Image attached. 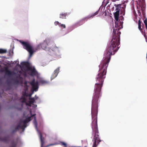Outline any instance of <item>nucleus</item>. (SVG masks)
<instances>
[{"mask_svg": "<svg viewBox=\"0 0 147 147\" xmlns=\"http://www.w3.org/2000/svg\"><path fill=\"white\" fill-rule=\"evenodd\" d=\"M122 8H123V10L124 11V13L123 14V15H124L125 14V7H123Z\"/></svg>", "mask_w": 147, "mask_h": 147, "instance_id": "obj_34", "label": "nucleus"}, {"mask_svg": "<svg viewBox=\"0 0 147 147\" xmlns=\"http://www.w3.org/2000/svg\"><path fill=\"white\" fill-rule=\"evenodd\" d=\"M22 95L25 97L28 96V95L27 94L26 92H25L24 93H23Z\"/></svg>", "mask_w": 147, "mask_h": 147, "instance_id": "obj_28", "label": "nucleus"}, {"mask_svg": "<svg viewBox=\"0 0 147 147\" xmlns=\"http://www.w3.org/2000/svg\"><path fill=\"white\" fill-rule=\"evenodd\" d=\"M24 85H25V86H26L27 87H28V86L27 85V82H25V83H24Z\"/></svg>", "mask_w": 147, "mask_h": 147, "instance_id": "obj_35", "label": "nucleus"}, {"mask_svg": "<svg viewBox=\"0 0 147 147\" xmlns=\"http://www.w3.org/2000/svg\"><path fill=\"white\" fill-rule=\"evenodd\" d=\"M119 14V12L118 11H116V12L114 13V17L116 21L118 20Z\"/></svg>", "mask_w": 147, "mask_h": 147, "instance_id": "obj_16", "label": "nucleus"}, {"mask_svg": "<svg viewBox=\"0 0 147 147\" xmlns=\"http://www.w3.org/2000/svg\"><path fill=\"white\" fill-rule=\"evenodd\" d=\"M36 115V114H33L32 115H31V116L30 117H34V120H36V117H35V115Z\"/></svg>", "mask_w": 147, "mask_h": 147, "instance_id": "obj_30", "label": "nucleus"}, {"mask_svg": "<svg viewBox=\"0 0 147 147\" xmlns=\"http://www.w3.org/2000/svg\"><path fill=\"white\" fill-rule=\"evenodd\" d=\"M7 51L6 49H0V53L2 54V53H5L7 52Z\"/></svg>", "mask_w": 147, "mask_h": 147, "instance_id": "obj_23", "label": "nucleus"}, {"mask_svg": "<svg viewBox=\"0 0 147 147\" xmlns=\"http://www.w3.org/2000/svg\"><path fill=\"white\" fill-rule=\"evenodd\" d=\"M50 44V40L49 39H46L42 43L39 44L38 45L36 49H37L38 48L40 47H41L42 49L44 50L46 49L47 47L49 49H51V47L49 46Z\"/></svg>", "mask_w": 147, "mask_h": 147, "instance_id": "obj_6", "label": "nucleus"}, {"mask_svg": "<svg viewBox=\"0 0 147 147\" xmlns=\"http://www.w3.org/2000/svg\"><path fill=\"white\" fill-rule=\"evenodd\" d=\"M38 135L40 141L41 147H43L45 144V138L42 137V134L40 132H38Z\"/></svg>", "mask_w": 147, "mask_h": 147, "instance_id": "obj_12", "label": "nucleus"}, {"mask_svg": "<svg viewBox=\"0 0 147 147\" xmlns=\"http://www.w3.org/2000/svg\"><path fill=\"white\" fill-rule=\"evenodd\" d=\"M31 120V117H29L27 118H26L24 120L22 121V120H20V123H21V124L23 123H25V124H26V123L29 121H30Z\"/></svg>", "mask_w": 147, "mask_h": 147, "instance_id": "obj_14", "label": "nucleus"}, {"mask_svg": "<svg viewBox=\"0 0 147 147\" xmlns=\"http://www.w3.org/2000/svg\"><path fill=\"white\" fill-rule=\"evenodd\" d=\"M11 52L12 53H13V51H11Z\"/></svg>", "mask_w": 147, "mask_h": 147, "instance_id": "obj_41", "label": "nucleus"}, {"mask_svg": "<svg viewBox=\"0 0 147 147\" xmlns=\"http://www.w3.org/2000/svg\"><path fill=\"white\" fill-rule=\"evenodd\" d=\"M36 95L35 96V97H36ZM36 99H37V98H38V97H36Z\"/></svg>", "mask_w": 147, "mask_h": 147, "instance_id": "obj_38", "label": "nucleus"}, {"mask_svg": "<svg viewBox=\"0 0 147 147\" xmlns=\"http://www.w3.org/2000/svg\"><path fill=\"white\" fill-rule=\"evenodd\" d=\"M1 65H0V67H1Z\"/></svg>", "mask_w": 147, "mask_h": 147, "instance_id": "obj_46", "label": "nucleus"}, {"mask_svg": "<svg viewBox=\"0 0 147 147\" xmlns=\"http://www.w3.org/2000/svg\"><path fill=\"white\" fill-rule=\"evenodd\" d=\"M59 68V67H58L56 69L54 70L51 76V80L53 79L57 76L60 70Z\"/></svg>", "mask_w": 147, "mask_h": 147, "instance_id": "obj_11", "label": "nucleus"}, {"mask_svg": "<svg viewBox=\"0 0 147 147\" xmlns=\"http://www.w3.org/2000/svg\"><path fill=\"white\" fill-rule=\"evenodd\" d=\"M0 141L6 144H8L10 142L9 137L6 136L3 137H0Z\"/></svg>", "mask_w": 147, "mask_h": 147, "instance_id": "obj_10", "label": "nucleus"}, {"mask_svg": "<svg viewBox=\"0 0 147 147\" xmlns=\"http://www.w3.org/2000/svg\"><path fill=\"white\" fill-rule=\"evenodd\" d=\"M119 30V28H113V34L112 40L107 49L105 57L99 66V69L98 73L96 78V82L103 83L107 73V68L111 59V56L115 54L119 47L118 46L120 44V35L121 32Z\"/></svg>", "mask_w": 147, "mask_h": 147, "instance_id": "obj_1", "label": "nucleus"}, {"mask_svg": "<svg viewBox=\"0 0 147 147\" xmlns=\"http://www.w3.org/2000/svg\"><path fill=\"white\" fill-rule=\"evenodd\" d=\"M31 94H30L29 95L30 96V97L29 98V99L30 100L29 102L30 103V104H33L34 102L35 101V99L34 98H31L30 97Z\"/></svg>", "mask_w": 147, "mask_h": 147, "instance_id": "obj_18", "label": "nucleus"}, {"mask_svg": "<svg viewBox=\"0 0 147 147\" xmlns=\"http://www.w3.org/2000/svg\"><path fill=\"white\" fill-rule=\"evenodd\" d=\"M16 131L15 130V129H13L12 131V133H14V132H15L16 131Z\"/></svg>", "mask_w": 147, "mask_h": 147, "instance_id": "obj_36", "label": "nucleus"}, {"mask_svg": "<svg viewBox=\"0 0 147 147\" xmlns=\"http://www.w3.org/2000/svg\"><path fill=\"white\" fill-rule=\"evenodd\" d=\"M30 113H31V111L30 112Z\"/></svg>", "mask_w": 147, "mask_h": 147, "instance_id": "obj_44", "label": "nucleus"}, {"mask_svg": "<svg viewBox=\"0 0 147 147\" xmlns=\"http://www.w3.org/2000/svg\"><path fill=\"white\" fill-rule=\"evenodd\" d=\"M20 42L22 45L23 48L26 50L29 53L31 56L35 51L33 48L32 45L29 42L20 40Z\"/></svg>", "mask_w": 147, "mask_h": 147, "instance_id": "obj_4", "label": "nucleus"}, {"mask_svg": "<svg viewBox=\"0 0 147 147\" xmlns=\"http://www.w3.org/2000/svg\"><path fill=\"white\" fill-rule=\"evenodd\" d=\"M9 54L10 55L11 54H10V51H9Z\"/></svg>", "mask_w": 147, "mask_h": 147, "instance_id": "obj_42", "label": "nucleus"}, {"mask_svg": "<svg viewBox=\"0 0 147 147\" xmlns=\"http://www.w3.org/2000/svg\"><path fill=\"white\" fill-rule=\"evenodd\" d=\"M31 104H30V102L29 101L28 103H26V105H27L29 106H30Z\"/></svg>", "mask_w": 147, "mask_h": 147, "instance_id": "obj_31", "label": "nucleus"}, {"mask_svg": "<svg viewBox=\"0 0 147 147\" xmlns=\"http://www.w3.org/2000/svg\"><path fill=\"white\" fill-rule=\"evenodd\" d=\"M26 124L23 123V125H22V124H21V129H22L23 130H24L25 128H26Z\"/></svg>", "mask_w": 147, "mask_h": 147, "instance_id": "obj_24", "label": "nucleus"}, {"mask_svg": "<svg viewBox=\"0 0 147 147\" xmlns=\"http://www.w3.org/2000/svg\"><path fill=\"white\" fill-rule=\"evenodd\" d=\"M15 82L16 83L18 84L19 82V81L17 79L15 80Z\"/></svg>", "mask_w": 147, "mask_h": 147, "instance_id": "obj_32", "label": "nucleus"}, {"mask_svg": "<svg viewBox=\"0 0 147 147\" xmlns=\"http://www.w3.org/2000/svg\"><path fill=\"white\" fill-rule=\"evenodd\" d=\"M17 145V143L15 142L13 140L11 142V145L9 147H16Z\"/></svg>", "mask_w": 147, "mask_h": 147, "instance_id": "obj_19", "label": "nucleus"}, {"mask_svg": "<svg viewBox=\"0 0 147 147\" xmlns=\"http://www.w3.org/2000/svg\"><path fill=\"white\" fill-rule=\"evenodd\" d=\"M59 26L63 28H66L65 25V24H61L60 23L59 24Z\"/></svg>", "mask_w": 147, "mask_h": 147, "instance_id": "obj_26", "label": "nucleus"}, {"mask_svg": "<svg viewBox=\"0 0 147 147\" xmlns=\"http://www.w3.org/2000/svg\"><path fill=\"white\" fill-rule=\"evenodd\" d=\"M142 24L143 25V24L142 23Z\"/></svg>", "mask_w": 147, "mask_h": 147, "instance_id": "obj_45", "label": "nucleus"}, {"mask_svg": "<svg viewBox=\"0 0 147 147\" xmlns=\"http://www.w3.org/2000/svg\"><path fill=\"white\" fill-rule=\"evenodd\" d=\"M22 65L27 67L29 70L31 71L30 75L32 76H36L37 74V72L34 67H29V63L28 62H23L22 63Z\"/></svg>", "mask_w": 147, "mask_h": 147, "instance_id": "obj_5", "label": "nucleus"}, {"mask_svg": "<svg viewBox=\"0 0 147 147\" xmlns=\"http://www.w3.org/2000/svg\"><path fill=\"white\" fill-rule=\"evenodd\" d=\"M144 23L145 25L147 24V19L146 18L145 20L144 21Z\"/></svg>", "mask_w": 147, "mask_h": 147, "instance_id": "obj_29", "label": "nucleus"}, {"mask_svg": "<svg viewBox=\"0 0 147 147\" xmlns=\"http://www.w3.org/2000/svg\"><path fill=\"white\" fill-rule=\"evenodd\" d=\"M35 125L36 127H37V123H36H36H35Z\"/></svg>", "mask_w": 147, "mask_h": 147, "instance_id": "obj_37", "label": "nucleus"}, {"mask_svg": "<svg viewBox=\"0 0 147 147\" xmlns=\"http://www.w3.org/2000/svg\"><path fill=\"white\" fill-rule=\"evenodd\" d=\"M39 83L42 84H48L49 82L47 80H41L39 81Z\"/></svg>", "mask_w": 147, "mask_h": 147, "instance_id": "obj_20", "label": "nucleus"}, {"mask_svg": "<svg viewBox=\"0 0 147 147\" xmlns=\"http://www.w3.org/2000/svg\"><path fill=\"white\" fill-rule=\"evenodd\" d=\"M1 80V79L0 78V81Z\"/></svg>", "mask_w": 147, "mask_h": 147, "instance_id": "obj_43", "label": "nucleus"}, {"mask_svg": "<svg viewBox=\"0 0 147 147\" xmlns=\"http://www.w3.org/2000/svg\"><path fill=\"white\" fill-rule=\"evenodd\" d=\"M145 25V26H146V29H147V24H146V25Z\"/></svg>", "mask_w": 147, "mask_h": 147, "instance_id": "obj_39", "label": "nucleus"}, {"mask_svg": "<svg viewBox=\"0 0 147 147\" xmlns=\"http://www.w3.org/2000/svg\"><path fill=\"white\" fill-rule=\"evenodd\" d=\"M60 24V23L58 21H56L55 22L54 24L55 26H57V25H58L59 26V24Z\"/></svg>", "mask_w": 147, "mask_h": 147, "instance_id": "obj_27", "label": "nucleus"}, {"mask_svg": "<svg viewBox=\"0 0 147 147\" xmlns=\"http://www.w3.org/2000/svg\"><path fill=\"white\" fill-rule=\"evenodd\" d=\"M98 11H96V12H95L94 13L90 15H89L87 17L84 18L82 19V20H80V21L78 22L76 24L77 25H79V26L81 25H82L84 22V20H85L86 19H88L91 18H93V17H94L95 15H97L98 13Z\"/></svg>", "mask_w": 147, "mask_h": 147, "instance_id": "obj_7", "label": "nucleus"}, {"mask_svg": "<svg viewBox=\"0 0 147 147\" xmlns=\"http://www.w3.org/2000/svg\"><path fill=\"white\" fill-rule=\"evenodd\" d=\"M142 21H141L140 20H138V28L141 31V32H143V26H142Z\"/></svg>", "mask_w": 147, "mask_h": 147, "instance_id": "obj_13", "label": "nucleus"}, {"mask_svg": "<svg viewBox=\"0 0 147 147\" xmlns=\"http://www.w3.org/2000/svg\"><path fill=\"white\" fill-rule=\"evenodd\" d=\"M4 68L5 69V76H7L9 77H11L14 75L15 74L14 72L9 70L7 67H4Z\"/></svg>", "mask_w": 147, "mask_h": 147, "instance_id": "obj_8", "label": "nucleus"}, {"mask_svg": "<svg viewBox=\"0 0 147 147\" xmlns=\"http://www.w3.org/2000/svg\"><path fill=\"white\" fill-rule=\"evenodd\" d=\"M98 113H91L92 122V128L95 134L93 141H94L93 147H96L97 145L101 141L99 138V133L97 125Z\"/></svg>", "mask_w": 147, "mask_h": 147, "instance_id": "obj_3", "label": "nucleus"}, {"mask_svg": "<svg viewBox=\"0 0 147 147\" xmlns=\"http://www.w3.org/2000/svg\"><path fill=\"white\" fill-rule=\"evenodd\" d=\"M103 83L96 82L95 84L92 102L91 113H98V99L101 96L100 92Z\"/></svg>", "mask_w": 147, "mask_h": 147, "instance_id": "obj_2", "label": "nucleus"}, {"mask_svg": "<svg viewBox=\"0 0 147 147\" xmlns=\"http://www.w3.org/2000/svg\"><path fill=\"white\" fill-rule=\"evenodd\" d=\"M5 72V69L4 68H3V69H0V72Z\"/></svg>", "mask_w": 147, "mask_h": 147, "instance_id": "obj_33", "label": "nucleus"}, {"mask_svg": "<svg viewBox=\"0 0 147 147\" xmlns=\"http://www.w3.org/2000/svg\"><path fill=\"white\" fill-rule=\"evenodd\" d=\"M54 145V144H50L49 146H51V145Z\"/></svg>", "mask_w": 147, "mask_h": 147, "instance_id": "obj_40", "label": "nucleus"}, {"mask_svg": "<svg viewBox=\"0 0 147 147\" xmlns=\"http://www.w3.org/2000/svg\"><path fill=\"white\" fill-rule=\"evenodd\" d=\"M67 15L68 14L67 13H62L60 14L59 18L62 19H66V17Z\"/></svg>", "mask_w": 147, "mask_h": 147, "instance_id": "obj_15", "label": "nucleus"}, {"mask_svg": "<svg viewBox=\"0 0 147 147\" xmlns=\"http://www.w3.org/2000/svg\"><path fill=\"white\" fill-rule=\"evenodd\" d=\"M61 144L62 146H64V147H67V144L64 142H61Z\"/></svg>", "mask_w": 147, "mask_h": 147, "instance_id": "obj_25", "label": "nucleus"}, {"mask_svg": "<svg viewBox=\"0 0 147 147\" xmlns=\"http://www.w3.org/2000/svg\"><path fill=\"white\" fill-rule=\"evenodd\" d=\"M21 100V102L22 103H25L26 102V97L24 96L23 95H22L21 98H20V100Z\"/></svg>", "mask_w": 147, "mask_h": 147, "instance_id": "obj_21", "label": "nucleus"}, {"mask_svg": "<svg viewBox=\"0 0 147 147\" xmlns=\"http://www.w3.org/2000/svg\"><path fill=\"white\" fill-rule=\"evenodd\" d=\"M30 84L32 86V90L35 91H36L38 89V82H35V80L34 79L30 82Z\"/></svg>", "mask_w": 147, "mask_h": 147, "instance_id": "obj_9", "label": "nucleus"}, {"mask_svg": "<svg viewBox=\"0 0 147 147\" xmlns=\"http://www.w3.org/2000/svg\"><path fill=\"white\" fill-rule=\"evenodd\" d=\"M21 123H19L18 125L15 128L16 131H17L20 128H21Z\"/></svg>", "mask_w": 147, "mask_h": 147, "instance_id": "obj_22", "label": "nucleus"}, {"mask_svg": "<svg viewBox=\"0 0 147 147\" xmlns=\"http://www.w3.org/2000/svg\"><path fill=\"white\" fill-rule=\"evenodd\" d=\"M114 6L115 7V10L116 11H118L119 12L120 8L121 7V5L120 4H115L114 5Z\"/></svg>", "mask_w": 147, "mask_h": 147, "instance_id": "obj_17", "label": "nucleus"}]
</instances>
